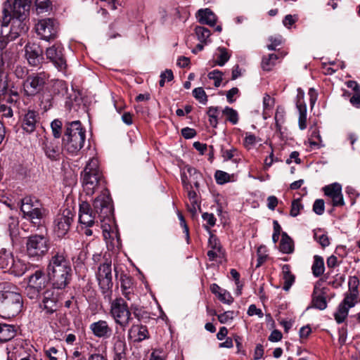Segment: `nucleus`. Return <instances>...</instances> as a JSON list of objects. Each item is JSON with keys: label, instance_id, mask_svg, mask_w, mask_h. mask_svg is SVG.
I'll list each match as a JSON object with an SVG mask.
<instances>
[{"label": "nucleus", "instance_id": "57", "mask_svg": "<svg viewBox=\"0 0 360 360\" xmlns=\"http://www.w3.org/2000/svg\"><path fill=\"white\" fill-rule=\"evenodd\" d=\"M165 354L162 350L155 349L150 354L149 360H165Z\"/></svg>", "mask_w": 360, "mask_h": 360}, {"label": "nucleus", "instance_id": "17", "mask_svg": "<svg viewBox=\"0 0 360 360\" xmlns=\"http://www.w3.org/2000/svg\"><path fill=\"white\" fill-rule=\"evenodd\" d=\"M41 146L46 156L49 159L51 160L60 159L61 148L56 141L44 137V139H42Z\"/></svg>", "mask_w": 360, "mask_h": 360}, {"label": "nucleus", "instance_id": "47", "mask_svg": "<svg viewBox=\"0 0 360 360\" xmlns=\"http://www.w3.org/2000/svg\"><path fill=\"white\" fill-rule=\"evenodd\" d=\"M202 217L207 222V225L204 226L206 230L209 231L210 227L214 226L216 218L213 214L205 212L202 214Z\"/></svg>", "mask_w": 360, "mask_h": 360}, {"label": "nucleus", "instance_id": "8", "mask_svg": "<svg viewBox=\"0 0 360 360\" xmlns=\"http://www.w3.org/2000/svg\"><path fill=\"white\" fill-rule=\"evenodd\" d=\"M50 248L49 239L35 234L27 238L26 242V255L32 261H39L44 257Z\"/></svg>", "mask_w": 360, "mask_h": 360}, {"label": "nucleus", "instance_id": "61", "mask_svg": "<svg viewBox=\"0 0 360 360\" xmlns=\"http://www.w3.org/2000/svg\"><path fill=\"white\" fill-rule=\"evenodd\" d=\"M181 134L185 139H192L196 135L195 129L185 127L181 129Z\"/></svg>", "mask_w": 360, "mask_h": 360}, {"label": "nucleus", "instance_id": "60", "mask_svg": "<svg viewBox=\"0 0 360 360\" xmlns=\"http://www.w3.org/2000/svg\"><path fill=\"white\" fill-rule=\"evenodd\" d=\"M359 280L357 277H351L349 280V292H358Z\"/></svg>", "mask_w": 360, "mask_h": 360}, {"label": "nucleus", "instance_id": "63", "mask_svg": "<svg viewBox=\"0 0 360 360\" xmlns=\"http://www.w3.org/2000/svg\"><path fill=\"white\" fill-rule=\"evenodd\" d=\"M282 337L283 335L281 331L274 330L269 337V340L271 342H278L281 340Z\"/></svg>", "mask_w": 360, "mask_h": 360}, {"label": "nucleus", "instance_id": "33", "mask_svg": "<svg viewBox=\"0 0 360 360\" xmlns=\"http://www.w3.org/2000/svg\"><path fill=\"white\" fill-rule=\"evenodd\" d=\"M195 33L200 42L204 43L205 44L207 43L208 39L211 34L210 31L207 28L201 26H197L195 28Z\"/></svg>", "mask_w": 360, "mask_h": 360}, {"label": "nucleus", "instance_id": "18", "mask_svg": "<svg viewBox=\"0 0 360 360\" xmlns=\"http://www.w3.org/2000/svg\"><path fill=\"white\" fill-rule=\"evenodd\" d=\"M89 328L94 335L98 338L108 339L112 333V328L105 320H99L92 323Z\"/></svg>", "mask_w": 360, "mask_h": 360}, {"label": "nucleus", "instance_id": "39", "mask_svg": "<svg viewBox=\"0 0 360 360\" xmlns=\"http://www.w3.org/2000/svg\"><path fill=\"white\" fill-rule=\"evenodd\" d=\"M223 113L227 117V120L233 124H236L238 121V116L237 112L231 108L226 107L223 110Z\"/></svg>", "mask_w": 360, "mask_h": 360}, {"label": "nucleus", "instance_id": "51", "mask_svg": "<svg viewBox=\"0 0 360 360\" xmlns=\"http://www.w3.org/2000/svg\"><path fill=\"white\" fill-rule=\"evenodd\" d=\"M185 169L187 175L188 174L189 178L193 180H199L202 177L201 174L194 167L186 166Z\"/></svg>", "mask_w": 360, "mask_h": 360}, {"label": "nucleus", "instance_id": "24", "mask_svg": "<svg viewBox=\"0 0 360 360\" xmlns=\"http://www.w3.org/2000/svg\"><path fill=\"white\" fill-rule=\"evenodd\" d=\"M17 333L16 326L0 323V342H6L13 339Z\"/></svg>", "mask_w": 360, "mask_h": 360}, {"label": "nucleus", "instance_id": "50", "mask_svg": "<svg viewBox=\"0 0 360 360\" xmlns=\"http://www.w3.org/2000/svg\"><path fill=\"white\" fill-rule=\"evenodd\" d=\"M234 311H227L218 315V320L221 323H226L233 319Z\"/></svg>", "mask_w": 360, "mask_h": 360}, {"label": "nucleus", "instance_id": "59", "mask_svg": "<svg viewBox=\"0 0 360 360\" xmlns=\"http://www.w3.org/2000/svg\"><path fill=\"white\" fill-rule=\"evenodd\" d=\"M248 314L249 316L257 315L259 318H262L264 316L262 310L260 309L257 308V307L255 304L250 305L248 310Z\"/></svg>", "mask_w": 360, "mask_h": 360}, {"label": "nucleus", "instance_id": "46", "mask_svg": "<svg viewBox=\"0 0 360 360\" xmlns=\"http://www.w3.org/2000/svg\"><path fill=\"white\" fill-rule=\"evenodd\" d=\"M18 226V220L17 218L10 217L8 221V229L11 236H16Z\"/></svg>", "mask_w": 360, "mask_h": 360}, {"label": "nucleus", "instance_id": "2", "mask_svg": "<svg viewBox=\"0 0 360 360\" xmlns=\"http://www.w3.org/2000/svg\"><path fill=\"white\" fill-rule=\"evenodd\" d=\"M30 0H14L13 6L6 2L3 9L2 26L7 27L12 20L11 37L15 38L27 30L24 20L28 11Z\"/></svg>", "mask_w": 360, "mask_h": 360}, {"label": "nucleus", "instance_id": "58", "mask_svg": "<svg viewBox=\"0 0 360 360\" xmlns=\"http://www.w3.org/2000/svg\"><path fill=\"white\" fill-rule=\"evenodd\" d=\"M181 179L186 191H188V189L192 188L191 181L189 180V176L185 171L181 173Z\"/></svg>", "mask_w": 360, "mask_h": 360}, {"label": "nucleus", "instance_id": "23", "mask_svg": "<svg viewBox=\"0 0 360 360\" xmlns=\"http://www.w3.org/2000/svg\"><path fill=\"white\" fill-rule=\"evenodd\" d=\"M324 288H321L318 283L314 285L312 294V307L319 310H323L327 307V302L325 297Z\"/></svg>", "mask_w": 360, "mask_h": 360}, {"label": "nucleus", "instance_id": "30", "mask_svg": "<svg viewBox=\"0 0 360 360\" xmlns=\"http://www.w3.org/2000/svg\"><path fill=\"white\" fill-rule=\"evenodd\" d=\"M313 275L315 277L321 276L325 270L324 261L322 257L315 255L314 257V262L311 266Z\"/></svg>", "mask_w": 360, "mask_h": 360}, {"label": "nucleus", "instance_id": "20", "mask_svg": "<svg viewBox=\"0 0 360 360\" xmlns=\"http://www.w3.org/2000/svg\"><path fill=\"white\" fill-rule=\"evenodd\" d=\"M40 307L45 310L46 314H53L58 309L57 297L53 290H46L43 293V299Z\"/></svg>", "mask_w": 360, "mask_h": 360}, {"label": "nucleus", "instance_id": "1", "mask_svg": "<svg viewBox=\"0 0 360 360\" xmlns=\"http://www.w3.org/2000/svg\"><path fill=\"white\" fill-rule=\"evenodd\" d=\"M93 206L94 210L87 202H82L79 205V221L86 227L93 226L96 217L102 221L112 214L111 199L107 190L95 198Z\"/></svg>", "mask_w": 360, "mask_h": 360}, {"label": "nucleus", "instance_id": "6", "mask_svg": "<svg viewBox=\"0 0 360 360\" xmlns=\"http://www.w3.org/2000/svg\"><path fill=\"white\" fill-rule=\"evenodd\" d=\"M65 129L62 139L63 146L68 153L77 154L84 146L86 131L79 121L67 122Z\"/></svg>", "mask_w": 360, "mask_h": 360}, {"label": "nucleus", "instance_id": "7", "mask_svg": "<svg viewBox=\"0 0 360 360\" xmlns=\"http://www.w3.org/2000/svg\"><path fill=\"white\" fill-rule=\"evenodd\" d=\"M110 314L115 323L122 329H125L132 320L133 313L135 317L139 319L137 307L131 305L129 307L127 302L122 297H116L110 303Z\"/></svg>", "mask_w": 360, "mask_h": 360}, {"label": "nucleus", "instance_id": "55", "mask_svg": "<svg viewBox=\"0 0 360 360\" xmlns=\"http://www.w3.org/2000/svg\"><path fill=\"white\" fill-rule=\"evenodd\" d=\"M35 4L38 12H43L49 8L50 2L49 0H36Z\"/></svg>", "mask_w": 360, "mask_h": 360}, {"label": "nucleus", "instance_id": "43", "mask_svg": "<svg viewBox=\"0 0 360 360\" xmlns=\"http://www.w3.org/2000/svg\"><path fill=\"white\" fill-rule=\"evenodd\" d=\"M214 177L218 184H224L227 183L230 181L231 179V176L228 173L221 170L216 171Z\"/></svg>", "mask_w": 360, "mask_h": 360}, {"label": "nucleus", "instance_id": "35", "mask_svg": "<svg viewBox=\"0 0 360 360\" xmlns=\"http://www.w3.org/2000/svg\"><path fill=\"white\" fill-rule=\"evenodd\" d=\"M349 309L342 304H339L337 311L334 314V317L338 323H341L345 321L348 316Z\"/></svg>", "mask_w": 360, "mask_h": 360}, {"label": "nucleus", "instance_id": "14", "mask_svg": "<svg viewBox=\"0 0 360 360\" xmlns=\"http://www.w3.org/2000/svg\"><path fill=\"white\" fill-rule=\"evenodd\" d=\"M46 56L60 72H65L67 69V62L63 54V47L59 44H55L46 50Z\"/></svg>", "mask_w": 360, "mask_h": 360}, {"label": "nucleus", "instance_id": "42", "mask_svg": "<svg viewBox=\"0 0 360 360\" xmlns=\"http://www.w3.org/2000/svg\"><path fill=\"white\" fill-rule=\"evenodd\" d=\"M193 95L200 103L202 104H205L207 101V95L202 87L194 89L193 90Z\"/></svg>", "mask_w": 360, "mask_h": 360}, {"label": "nucleus", "instance_id": "4", "mask_svg": "<svg viewBox=\"0 0 360 360\" xmlns=\"http://www.w3.org/2000/svg\"><path fill=\"white\" fill-rule=\"evenodd\" d=\"M22 295L8 283H0V316L11 319L18 315L22 308Z\"/></svg>", "mask_w": 360, "mask_h": 360}, {"label": "nucleus", "instance_id": "53", "mask_svg": "<svg viewBox=\"0 0 360 360\" xmlns=\"http://www.w3.org/2000/svg\"><path fill=\"white\" fill-rule=\"evenodd\" d=\"M218 298L221 302L228 304H231L233 301V298L231 294L226 290H221V292H219Z\"/></svg>", "mask_w": 360, "mask_h": 360}, {"label": "nucleus", "instance_id": "34", "mask_svg": "<svg viewBox=\"0 0 360 360\" xmlns=\"http://www.w3.org/2000/svg\"><path fill=\"white\" fill-rule=\"evenodd\" d=\"M278 56L271 53L267 57H263L262 61V68L265 71H270L276 64V60L278 59Z\"/></svg>", "mask_w": 360, "mask_h": 360}, {"label": "nucleus", "instance_id": "36", "mask_svg": "<svg viewBox=\"0 0 360 360\" xmlns=\"http://www.w3.org/2000/svg\"><path fill=\"white\" fill-rule=\"evenodd\" d=\"M217 51L219 53L217 54L215 63L219 66H223L229 60L230 54L227 49L224 47H219Z\"/></svg>", "mask_w": 360, "mask_h": 360}, {"label": "nucleus", "instance_id": "3", "mask_svg": "<svg viewBox=\"0 0 360 360\" xmlns=\"http://www.w3.org/2000/svg\"><path fill=\"white\" fill-rule=\"evenodd\" d=\"M46 271L54 288L63 289L69 283L72 271L71 264L63 253L58 252L52 255Z\"/></svg>", "mask_w": 360, "mask_h": 360}, {"label": "nucleus", "instance_id": "54", "mask_svg": "<svg viewBox=\"0 0 360 360\" xmlns=\"http://www.w3.org/2000/svg\"><path fill=\"white\" fill-rule=\"evenodd\" d=\"M238 153L235 148H231L229 150H221V156L225 161L233 159Z\"/></svg>", "mask_w": 360, "mask_h": 360}, {"label": "nucleus", "instance_id": "44", "mask_svg": "<svg viewBox=\"0 0 360 360\" xmlns=\"http://www.w3.org/2000/svg\"><path fill=\"white\" fill-rule=\"evenodd\" d=\"M222 75H223V73L221 71H219L218 70H214L209 72L207 77L210 79L214 80V86L218 87L221 84V82L222 80Z\"/></svg>", "mask_w": 360, "mask_h": 360}, {"label": "nucleus", "instance_id": "52", "mask_svg": "<svg viewBox=\"0 0 360 360\" xmlns=\"http://www.w3.org/2000/svg\"><path fill=\"white\" fill-rule=\"evenodd\" d=\"M324 201L322 199H317L313 205V211L319 215H321L324 212Z\"/></svg>", "mask_w": 360, "mask_h": 360}, {"label": "nucleus", "instance_id": "19", "mask_svg": "<svg viewBox=\"0 0 360 360\" xmlns=\"http://www.w3.org/2000/svg\"><path fill=\"white\" fill-rule=\"evenodd\" d=\"M25 51V57L30 65L37 66L42 60V51L38 45L35 44H27Z\"/></svg>", "mask_w": 360, "mask_h": 360}, {"label": "nucleus", "instance_id": "37", "mask_svg": "<svg viewBox=\"0 0 360 360\" xmlns=\"http://www.w3.org/2000/svg\"><path fill=\"white\" fill-rule=\"evenodd\" d=\"M358 296V292H347L345 295L344 300L342 301L341 304L350 309L354 307L356 302V298Z\"/></svg>", "mask_w": 360, "mask_h": 360}, {"label": "nucleus", "instance_id": "11", "mask_svg": "<svg viewBox=\"0 0 360 360\" xmlns=\"http://www.w3.org/2000/svg\"><path fill=\"white\" fill-rule=\"evenodd\" d=\"M111 265V260L105 259V260L98 267L96 278L103 293H108L110 292V290L112 288L113 283Z\"/></svg>", "mask_w": 360, "mask_h": 360}, {"label": "nucleus", "instance_id": "64", "mask_svg": "<svg viewBox=\"0 0 360 360\" xmlns=\"http://www.w3.org/2000/svg\"><path fill=\"white\" fill-rule=\"evenodd\" d=\"M296 106L299 111V116H307V106L304 102H301L298 100L297 101Z\"/></svg>", "mask_w": 360, "mask_h": 360}, {"label": "nucleus", "instance_id": "41", "mask_svg": "<svg viewBox=\"0 0 360 360\" xmlns=\"http://www.w3.org/2000/svg\"><path fill=\"white\" fill-rule=\"evenodd\" d=\"M314 238L323 248L327 247L330 244L328 236L321 231L314 232Z\"/></svg>", "mask_w": 360, "mask_h": 360}, {"label": "nucleus", "instance_id": "62", "mask_svg": "<svg viewBox=\"0 0 360 360\" xmlns=\"http://www.w3.org/2000/svg\"><path fill=\"white\" fill-rule=\"evenodd\" d=\"M347 337V332L346 328H341L338 330V342L340 345L345 344Z\"/></svg>", "mask_w": 360, "mask_h": 360}, {"label": "nucleus", "instance_id": "27", "mask_svg": "<svg viewBox=\"0 0 360 360\" xmlns=\"http://www.w3.org/2000/svg\"><path fill=\"white\" fill-rule=\"evenodd\" d=\"M13 253L5 248H0V269L7 271L8 269L12 266Z\"/></svg>", "mask_w": 360, "mask_h": 360}, {"label": "nucleus", "instance_id": "16", "mask_svg": "<svg viewBox=\"0 0 360 360\" xmlns=\"http://www.w3.org/2000/svg\"><path fill=\"white\" fill-rule=\"evenodd\" d=\"M326 195L332 200L334 207L342 206L345 204L342 194V186L338 183H333L323 188Z\"/></svg>", "mask_w": 360, "mask_h": 360}, {"label": "nucleus", "instance_id": "5", "mask_svg": "<svg viewBox=\"0 0 360 360\" xmlns=\"http://www.w3.org/2000/svg\"><path fill=\"white\" fill-rule=\"evenodd\" d=\"M83 191L92 195L98 188L105 187V179L96 158H91L81 173Z\"/></svg>", "mask_w": 360, "mask_h": 360}, {"label": "nucleus", "instance_id": "9", "mask_svg": "<svg viewBox=\"0 0 360 360\" xmlns=\"http://www.w3.org/2000/svg\"><path fill=\"white\" fill-rule=\"evenodd\" d=\"M20 210L23 213L24 218L35 226H39L45 216V210L37 200H34L30 197H25L22 200Z\"/></svg>", "mask_w": 360, "mask_h": 360}, {"label": "nucleus", "instance_id": "28", "mask_svg": "<svg viewBox=\"0 0 360 360\" xmlns=\"http://www.w3.org/2000/svg\"><path fill=\"white\" fill-rule=\"evenodd\" d=\"M129 335H134L135 340L142 341L148 338V331L146 326L142 325H134L129 330Z\"/></svg>", "mask_w": 360, "mask_h": 360}, {"label": "nucleus", "instance_id": "49", "mask_svg": "<svg viewBox=\"0 0 360 360\" xmlns=\"http://www.w3.org/2000/svg\"><path fill=\"white\" fill-rule=\"evenodd\" d=\"M257 143V137L251 134L246 133L243 141L245 147L248 149L251 148Z\"/></svg>", "mask_w": 360, "mask_h": 360}, {"label": "nucleus", "instance_id": "22", "mask_svg": "<svg viewBox=\"0 0 360 360\" xmlns=\"http://www.w3.org/2000/svg\"><path fill=\"white\" fill-rule=\"evenodd\" d=\"M51 92L54 95L65 97L67 99L66 105H71L72 104V99L71 95L69 94L68 84L65 81L60 79L53 81Z\"/></svg>", "mask_w": 360, "mask_h": 360}, {"label": "nucleus", "instance_id": "31", "mask_svg": "<svg viewBox=\"0 0 360 360\" xmlns=\"http://www.w3.org/2000/svg\"><path fill=\"white\" fill-rule=\"evenodd\" d=\"M280 250L285 254H290L293 251V242L286 233H282Z\"/></svg>", "mask_w": 360, "mask_h": 360}, {"label": "nucleus", "instance_id": "13", "mask_svg": "<svg viewBox=\"0 0 360 360\" xmlns=\"http://www.w3.org/2000/svg\"><path fill=\"white\" fill-rule=\"evenodd\" d=\"M58 25L52 18H44L38 21L35 25L37 34L41 39L49 41L56 37Z\"/></svg>", "mask_w": 360, "mask_h": 360}, {"label": "nucleus", "instance_id": "56", "mask_svg": "<svg viewBox=\"0 0 360 360\" xmlns=\"http://www.w3.org/2000/svg\"><path fill=\"white\" fill-rule=\"evenodd\" d=\"M58 353V350L54 347L44 349V354L49 360H58L56 356Z\"/></svg>", "mask_w": 360, "mask_h": 360}, {"label": "nucleus", "instance_id": "21", "mask_svg": "<svg viewBox=\"0 0 360 360\" xmlns=\"http://www.w3.org/2000/svg\"><path fill=\"white\" fill-rule=\"evenodd\" d=\"M39 120V114L34 110H28L22 121V127L27 133L33 132Z\"/></svg>", "mask_w": 360, "mask_h": 360}, {"label": "nucleus", "instance_id": "32", "mask_svg": "<svg viewBox=\"0 0 360 360\" xmlns=\"http://www.w3.org/2000/svg\"><path fill=\"white\" fill-rule=\"evenodd\" d=\"M113 349L115 355L126 354V342L123 338L120 336L114 337L113 339Z\"/></svg>", "mask_w": 360, "mask_h": 360}, {"label": "nucleus", "instance_id": "45", "mask_svg": "<svg viewBox=\"0 0 360 360\" xmlns=\"http://www.w3.org/2000/svg\"><path fill=\"white\" fill-rule=\"evenodd\" d=\"M208 245L211 250H217L219 254H223L220 243L217 238L214 236L213 234H211L209 238Z\"/></svg>", "mask_w": 360, "mask_h": 360}, {"label": "nucleus", "instance_id": "26", "mask_svg": "<svg viewBox=\"0 0 360 360\" xmlns=\"http://www.w3.org/2000/svg\"><path fill=\"white\" fill-rule=\"evenodd\" d=\"M27 264L20 259H15L13 257L12 266L9 267L7 271L11 274L15 275V276H20L23 275L27 271Z\"/></svg>", "mask_w": 360, "mask_h": 360}, {"label": "nucleus", "instance_id": "12", "mask_svg": "<svg viewBox=\"0 0 360 360\" xmlns=\"http://www.w3.org/2000/svg\"><path fill=\"white\" fill-rule=\"evenodd\" d=\"M49 75L42 71L30 75L23 82V89L27 96H34L44 87Z\"/></svg>", "mask_w": 360, "mask_h": 360}, {"label": "nucleus", "instance_id": "40", "mask_svg": "<svg viewBox=\"0 0 360 360\" xmlns=\"http://www.w3.org/2000/svg\"><path fill=\"white\" fill-rule=\"evenodd\" d=\"M62 122L58 119L54 120L51 123L52 134L55 139H58L60 137L62 133Z\"/></svg>", "mask_w": 360, "mask_h": 360}, {"label": "nucleus", "instance_id": "25", "mask_svg": "<svg viewBox=\"0 0 360 360\" xmlns=\"http://www.w3.org/2000/svg\"><path fill=\"white\" fill-rule=\"evenodd\" d=\"M197 18L201 24L211 27L215 25L217 20L216 15L210 8L200 9L197 13Z\"/></svg>", "mask_w": 360, "mask_h": 360}, {"label": "nucleus", "instance_id": "48", "mask_svg": "<svg viewBox=\"0 0 360 360\" xmlns=\"http://www.w3.org/2000/svg\"><path fill=\"white\" fill-rule=\"evenodd\" d=\"M303 208L302 205L300 202V200L299 199L294 200L292 202L291 205V209L290 214L291 217H297L299 214L300 210Z\"/></svg>", "mask_w": 360, "mask_h": 360}, {"label": "nucleus", "instance_id": "38", "mask_svg": "<svg viewBox=\"0 0 360 360\" xmlns=\"http://www.w3.org/2000/svg\"><path fill=\"white\" fill-rule=\"evenodd\" d=\"M207 114L209 117L210 125L213 127H216L218 124L219 108L210 107Z\"/></svg>", "mask_w": 360, "mask_h": 360}, {"label": "nucleus", "instance_id": "10", "mask_svg": "<svg viewBox=\"0 0 360 360\" xmlns=\"http://www.w3.org/2000/svg\"><path fill=\"white\" fill-rule=\"evenodd\" d=\"M48 282L41 270H37L27 278V284L25 288V294L31 300H37L41 292L45 289Z\"/></svg>", "mask_w": 360, "mask_h": 360}, {"label": "nucleus", "instance_id": "29", "mask_svg": "<svg viewBox=\"0 0 360 360\" xmlns=\"http://www.w3.org/2000/svg\"><path fill=\"white\" fill-rule=\"evenodd\" d=\"M282 275L284 281L283 288L288 291L295 281V276L290 271V267L288 264H284L282 266Z\"/></svg>", "mask_w": 360, "mask_h": 360}, {"label": "nucleus", "instance_id": "15", "mask_svg": "<svg viewBox=\"0 0 360 360\" xmlns=\"http://www.w3.org/2000/svg\"><path fill=\"white\" fill-rule=\"evenodd\" d=\"M72 218L73 214L69 209H65L56 215L54 220V231L58 237H63L68 233Z\"/></svg>", "mask_w": 360, "mask_h": 360}]
</instances>
